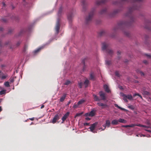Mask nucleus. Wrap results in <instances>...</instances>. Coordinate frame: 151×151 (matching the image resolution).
<instances>
[{
	"label": "nucleus",
	"instance_id": "obj_1",
	"mask_svg": "<svg viewBox=\"0 0 151 151\" xmlns=\"http://www.w3.org/2000/svg\"><path fill=\"white\" fill-rule=\"evenodd\" d=\"M142 0H122V2H120L119 1H116L114 2L113 4L118 5L121 4L123 2H129L131 3H134L133 6L130 7L128 9V11L125 16L129 17L130 19V22H126L125 21H121L118 24V28L122 30L123 28H125L129 26L130 23L134 22L135 18L134 16L132 14V12L133 11L139 9V6H137L136 4L137 3H139L142 1Z\"/></svg>",
	"mask_w": 151,
	"mask_h": 151
},
{
	"label": "nucleus",
	"instance_id": "obj_2",
	"mask_svg": "<svg viewBox=\"0 0 151 151\" xmlns=\"http://www.w3.org/2000/svg\"><path fill=\"white\" fill-rule=\"evenodd\" d=\"M109 44L107 42H104L102 43V49L105 50L107 54L110 56H111L113 54V51L111 49L109 48Z\"/></svg>",
	"mask_w": 151,
	"mask_h": 151
},
{
	"label": "nucleus",
	"instance_id": "obj_3",
	"mask_svg": "<svg viewBox=\"0 0 151 151\" xmlns=\"http://www.w3.org/2000/svg\"><path fill=\"white\" fill-rule=\"evenodd\" d=\"M99 95L101 97V98L98 97L95 94L93 95V97L94 100L95 101H99L101 100H106V96L105 93L102 91H100L99 93Z\"/></svg>",
	"mask_w": 151,
	"mask_h": 151
},
{
	"label": "nucleus",
	"instance_id": "obj_4",
	"mask_svg": "<svg viewBox=\"0 0 151 151\" xmlns=\"http://www.w3.org/2000/svg\"><path fill=\"white\" fill-rule=\"evenodd\" d=\"M94 14V11H92L89 12L88 16L86 18V23L87 24L90 22L92 20L93 16Z\"/></svg>",
	"mask_w": 151,
	"mask_h": 151
},
{
	"label": "nucleus",
	"instance_id": "obj_5",
	"mask_svg": "<svg viewBox=\"0 0 151 151\" xmlns=\"http://www.w3.org/2000/svg\"><path fill=\"white\" fill-rule=\"evenodd\" d=\"M122 96L123 97V99L126 102H127L128 101L127 99H128L129 100H132V96L131 95H125L123 94L122 95Z\"/></svg>",
	"mask_w": 151,
	"mask_h": 151
},
{
	"label": "nucleus",
	"instance_id": "obj_6",
	"mask_svg": "<svg viewBox=\"0 0 151 151\" xmlns=\"http://www.w3.org/2000/svg\"><path fill=\"white\" fill-rule=\"evenodd\" d=\"M60 25L59 20L58 19L57 22H56L55 27V30L56 33L57 35L59 33V30L60 29Z\"/></svg>",
	"mask_w": 151,
	"mask_h": 151
},
{
	"label": "nucleus",
	"instance_id": "obj_7",
	"mask_svg": "<svg viewBox=\"0 0 151 151\" xmlns=\"http://www.w3.org/2000/svg\"><path fill=\"white\" fill-rule=\"evenodd\" d=\"M97 124H98V123L95 122L91 125V127H89V129H90L91 132L93 133L95 132H94L93 130L95 129V127L97 125Z\"/></svg>",
	"mask_w": 151,
	"mask_h": 151
},
{
	"label": "nucleus",
	"instance_id": "obj_8",
	"mask_svg": "<svg viewBox=\"0 0 151 151\" xmlns=\"http://www.w3.org/2000/svg\"><path fill=\"white\" fill-rule=\"evenodd\" d=\"M59 119V115L58 114H56L55 115L54 118H53L52 120V123L53 124H55L56 123V121H58Z\"/></svg>",
	"mask_w": 151,
	"mask_h": 151
},
{
	"label": "nucleus",
	"instance_id": "obj_9",
	"mask_svg": "<svg viewBox=\"0 0 151 151\" xmlns=\"http://www.w3.org/2000/svg\"><path fill=\"white\" fill-rule=\"evenodd\" d=\"M69 114L70 113L68 112L66 114H65L64 115H63V116L62 118V123H63L64 121H65V119H66L68 118V116L69 115Z\"/></svg>",
	"mask_w": 151,
	"mask_h": 151
},
{
	"label": "nucleus",
	"instance_id": "obj_10",
	"mask_svg": "<svg viewBox=\"0 0 151 151\" xmlns=\"http://www.w3.org/2000/svg\"><path fill=\"white\" fill-rule=\"evenodd\" d=\"M107 0H98L96 2V4L98 5H100L105 3Z\"/></svg>",
	"mask_w": 151,
	"mask_h": 151
},
{
	"label": "nucleus",
	"instance_id": "obj_11",
	"mask_svg": "<svg viewBox=\"0 0 151 151\" xmlns=\"http://www.w3.org/2000/svg\"><path fill=\"white\" fill-rule=\"evenodd\" d=\"M99 14L101 15L106 14H107V11H106V8L101 10L99 12Z\"/></svg>",
	"mask_w": 151,
	"mask_h": 151
},
{
	"label": "nucleus",
	"instance_id": "obj_12",
	"mask_svg": "<svg viewBox=\"0 0 151 151\" xmlns=\"http://www.w3.org/2000/svg\"><path fill=\"white\" fill-rule=\"evenodd\" d=\"M120 11V10L119 9H117L114 10V11L111 14V15H110V16L112 17L114 16L117 14L119 13Z\"/></svg>",
	"mask_w": 151,
	"mask_h": 151
},
{
	"label": "nucleus",
	"instance_id": "obj_13",
	"mask_svg": "<svg viewBox=\"0 0 151 151\" xmlns=\"http://www.w3.org/2000/svg\"><path fill=\"white\" fill-rule=\"evenodd\" d=\"M145 23L146 24V25L145 26V27L147 29H150L149 26L151 24V22L149 20H147L145 21Z\"/></svg>",
	"mask_w": 151,
	"mask_h": 151
},
{
	"label": "nucleus",
	"instance_id": "obj_14",
	"mask_svg": "<svg viewBox=\"0 0 151 151\" xmlns=\"http://www.w3.org/2000/svg\"><path fill=\"white\" fill-rule=\"evenodd\" d=\"M7 77V76L6 75H4L3 73L1 72V71L0 70V78L1 79H6Z\"/></svg>",
	"mask_w": 151,
	"mask_h": 151
},
{
	"label": "nucleus",
	"instance_id": "obj_15",
	"mask_svg": "<svg viewBox=\"0 0 151 151\" xmlns=\"http://www.w3.org/2000/svg\"><path fill=\"white\" fill-rule=\"evenodd\" d=\"M145 88H143L142 90V94L145 95L149 96L150 95V93L147 91H145Z\"/></svg>",
	"mask_w": 151,
	"mask_h": 151
},
{
	"label": "nucleus",
	"instance_id": "obj_16",
	"mask_svg": "<svg viewBox=\"0 0 151 151\" xmlns=\"http://www.w3.org/2000/svg\"><path fill=\"white\" fill-rule=\"evenodd\" d=\"M97 104L98 105V106H101V108L102 109H103L105 107H107V105L106 104H104L101 102H98L97 103Z\"/></svg>",
	"mask_w": 151,
	"mask_h": 151
},
{
	"label": "nucleus",
	"instance_id": "obj_17",
	"mask_svg": "<svg viewBox=\"0 0 151 151\" xmlns=\"http://www.w3.org/2000/svg\"><path fill=\"white\" fill-rule=\"evenodd\" d=\"M95 111L94 110H92L90 111V113H89V114H88V113H86V116H93L95 115Z\"/></svg>",
	"mask_w": 151,
	"mask_h": 151
},
{
	"label": "nucleus",
	"instance_id": "obj_18",
	"mask_svg": "<svg viewBox=\"0 0 151 151\" xmlns=\"http://www.w3.org/2000/svg\"><path fill=\"white\" fill-rule=\"evenodd\" d=\"M136 71L137 73L140 74L141 76H144L145 75V73L142 72V71L140 70L139 69L136 70Z\"/></svg>",
	"mask_w": 151,
	"mask_h": 151
},
{
	"label": "nucleus",
	"instance_id": "obj_19",
	"mask_svg": "<svg viewBox=\"0 0 151 151\" xmlns=\"http://www.w3.org/2000/svg\"><path fill=\"white\" fill-rule=\"evenodd\" d=\"M104 90L106 92L109 93L110 92V90L109 89L108 86L106 85H104Z\"/></svg>",
	"mask_w": 151,
	"mask_h": 151
},
{
	"label": "nucleus",
	"instance_id": "obj_20",
	"mask_svg": "<svg viewBox=\"0 0 151 151\" xmlns=\"http://www.w3.org/2000/svg\"><path fill=\"white\" fill-rule=\"evenodd\" d=\"M66 94L65 93L63 94V96H62L60 99V102H63L65 100L66 96Z\"/></svg>",
	"mask_w": 151,
	"mask_h": 151
},
{
	"label": "nucleus",
	"instance_id": "obj_21",
	"mask_svg": "<svg viewBox=\"0 0 151 151\" xmlns=\"http://www.w3.org/2000/svg\"><path fill=\"white\" fill-rule=\"evenodd\" d=\"M88 60V58L87 57L85 58H84L83 59V60H82V63H83V65H84V68H83V69H84L85 67V62L86 61H87Z\"/></svg>",
	"mask_w": 151,
	"mask_h": 151
},
{
	"label": "nucleus",
	"instance_id": "obj_22",
	"mask_svg": "<svg viewBox=\"0 0 151 151\" xmlns=\"http://www.w3.org/2000/svg\"><path fill=\"white\" fill-rule=\"evenodd\" d=\"M86 102V100L84 99H82L81 100L78 101L77 104H78V105H81V104L84 102Z\"/></svg>",
	"mask_w": 151,
	"mask_h": 151
},
{
	"label": "nucleus",
	"instance_id": "obj_23",
	"mask_svg": "<svg viewBox=\"0 0 151 151\" xmlns=\"http://www.w3.org/2000/svg\"><path fill=\"white\" fill-rule=\"evenodd\" d=\"M137 126L139 127H143L144 128H149L151 129V127L150 126H147L146 125H143L142 124H137Z\"/></svg>",
	"mask_w": 151,
	"mask_h": 151
},
{
	"label": "nucleus",
	"instance_id": "obj_24",
	"mask_svg": "<svg viewBox=\"0 0 151 151\" xmlns=\"http://www.w3.org/2000/svg\"><path fill=\"white\" fill-rule=\"evenodd\" d=\"M114 106H115V107H117L119 109H120L122 111H127V110L125 109H124V108H122V107H121L119 106H118V104H114Z\"/></svg>",
	"mask_w": 151,
	"mask_h": 151
},
{
	"label": "nucleus",
	"instance_id": "obj_25",
	"mask_svg": "<svg viewBox=\"0 0 151 151\" xmlns=\"http://www.w3.org/2000/svg\"><path fill=\"white\" fill-rule=\"evenodd\" d=\"M118 121L116 119L114 120L111 122V124L113 125H116L118 124Z\"/></svg>",
	"mask_w": 151,
	"mask_h": 151
},
{
	"label": "nucleus",
	"instance_id": "obj_26",
	"mask_svg": "<svg viewBox=\"0 0 151 151\" xmlns=\"http://www.w3.org/2000/svg\"><path fill=\"white\" fill-rule=\"evenodd\" d=\"M105 124L107 126V127H109L110 126V121L108 120H106V124Z\"/></svg>",
	"mask_w": 151,
	"mask_h": 151
},
{
	"label": "nucleus",
	"instance_id": "obj_27",
	"mask_svg": "<svg viewBox=\"0 0 151 151\" xmlns=\"http://www.w3.org/2000/svg\"><path fill=\"white\" fill-rule=\"evenodd\" d=\"M118 122L121 123H126L127 121L124 119L120 118L118 120Z\"/></svg>",
	"mask_w": 151,
	"mask_h": 151
},
{
	"label": "nucleus",
	"instance_id": "obj_28",
	"mask_svg": "<svg viewBox=\"0 0 151 151\" xmlns=\"http://www.w3.org/2000/svg\"><path fill=\"white\" fill-rule=\"evenodd\" d=\"M81 4L82 6H83V8H84L85 6H86V0H82L81 1Z\"/></svg>",
	"mask_w": 151,
	"mask_h": 151
},
{
	"label": "nucleus",
	"instance_id": "obj_29",
	"mask_svg": "<svg viewBox=\"0 0 151 151\" xmlns=\"http://www.w3.org/2000/svg\"><path fill=\"white\" fill-rule=\"evenodd\" d=\"M73 14H69L68 16V19L69 21H71V20Z\"/></svg>",
	"mask_w": 151,
	"mask_h": 151
},
{
	"label": "nucleus",
	"instance_id": "obj_30",
	"mask_svg": "<svg viewBox=\"0 0 151 151\" xmlns=\"http://www.w3.org/2000/svg\"><path fill=\"white\" fill-rule=\"evenodd\" d=\"M89 81L87 79H86L85 80V81H84V84L85 85V87L86 88L88 86V84H89Z\"/></svg>",
	"mask_w": 151,
	"mask_h": 151
},
{
	"label": "nucleus",
	"instance_id": "obj_31",
	"mask_svg": "<svg viewBox=\"0 0 151 151\" xmlns=\"http://www.w3.org/2000/svg\"><path fill=\"white\" fill-rule=\"evenodd\" d=\"M4 85H5V86L7 87L10 86L9 82V81H6V82H5L4 83Z\"/></svg>",
	"mask_w": 151,
	"mask_h": 151
},
{
	"label": "nucleus",
	"instance_id": "obj_32",
	"mask_svg": "<svg viewBox=\"0 0 151 151\" xmlns=\"http://www.w3.org/2000/svg\"><path fill=\"white\" fill-rule=\"evenodd\" d=\"M42 49V47H40L37 50H35V51H34L35 53H36L39 52L41 50V49Z\"/></svg>",
	"mask_w": 151,
	"mask_h": 151
},
{
	"label": "nucleus",
	"instance_id": "obj_33",
	"mask_svg": "<svg viewBox=\"0 0 151 151\" xmlns=\"http://www.w3.org/2000/svg\"><path fill=\"white\" fill-rule=\"evenodd\" d=\"M71 83V81L69 80H67L65 83L64 84L65 85H68L70 84Z\"/></svg>",
	"mask_w": 151,
	"mask_h": 151
},
{
	"label": "nucleus",
	"instance_id": "obj_34",
	"mask_svg": "<svg viewBox=\"0 0 151 151\" xmlns=\"http://www.w3.org/2000/svg\"><path fill=\"white\" fill-rule=\"evenodd\" d=\"M6 92V90H4L1 91H0V95H2L3 94H5Z\"/></svg>",
	"mask_w": 151,
	"mask_h": 151
},
{
	"label": "nucleus",
	"instance_id": "obj_35",
	"mask_svg": "<svg viewBox=\"0 0 151 151\" xmlns=\"http://www.w3.org/2000/svg\"><path fill=\"white\" fill-rule=\"evenodd\" d=\"M139 96V97H140L141 99H142V96H141L139 94V93H135V94H134V95H133V96Z\"/></svg>",
	"mask_w": 151,
	"mask_h": 151
},
{
	"label": "nucleus",
	"instance_id": "obj_36",
	"mask_svg": "<svg viewBox=\"0 0 151 151\" xmlns=\"http://www.w3.org/2000/svg\"><path fill=\"white\" fill-rule=\"evenodd\" d=\"M79 104H74V106H73V108H77L78 107V106Z\"/></svg>",
	"mask_w": 151,
	"mask_h": 151
},
{
	"label": "nucleus",
	"instance_id": "obj_37",
	"mask_svg": "<svg viewBox=\"0 0 151 151\" xmlns=\"http://www.w3.org/2000/svg\"><path fill=\"white\" fill-rule=\"evenodd\" d=\"M105 32L104 31H101L100 32V35L101 36H103L104 35Z\"/></svg>",
	"mask_w": 151,
	"mask_h": 151
},
{
	"label": "nucleus",
	"instance_id": "obj_38",
	"mask_svg": "<svg viewBox=\"0 0 151 151\" xmlns=\"http://www.w3.org/2000/svg\"><path fill=\"white\" fill-rule=\"evenodd\" d=\"M124 34L127 35V36L129 37V33L128 32L124 31Z\"/></svg>",
	"mask_w": 151,
	"mask_h": 151
},
{
	"label": "nucleus",
	"instance_id": "obj_39",
	"mask_svg": "<svg viewBox=\"0 0 151 151\" xmlns=\"http://www.w3.org/2000/svg\"><path fill=\"white\" fill-rule=\"evenodd\" d=\"M90 78L91 80H93L94 79V76L93 74L91 73L90 74Z\"/></svg>",
	"mask_w": 151,
	"mask_h": 151
},
{
	"label": "nucleus",
	"instance_id": "obj_40",
	"mask_svg": "<svg viewBox=\"0 0 151 151\" xmlns=\"http://www.w3.org/2000/svg\"><path fill=\"white\" fill-rule=\"evenodd\" d=\"M103 127H104V128L102 129V128H100L99 129L100 130L101 129V130H104L105 129V128H106V126L105 124H104V125H103Z\"/></svg>",
	"mask_w": 151,
	"mask_h": 151
},
{
	"label": "nucleus",
	"instance_id": "obj_41",
	"mask_svg": "<svg viewBox=\"0 0 151 151\" xmlns=\"http://www.w3.org/2000/svg\"><path fill=\"white\" fill-rule=\"evenodd\" d=\"M111 63V61L106 60V63L107 65H110Z\"/></svg>",
	"mask_w": 151,
	"mask_h": 151
},
{
	"label": "nucleus",
	"instance_id": "obj_42",
	"mask_svg": "<svg viewBox=\"0 0 151 151\" xmlns=\"http://www.w3.org/2000/svg\"><path fill=\"white\" fill-rule=\"evenodd\" d=\"M115 74L116 76L119 77V73L118 71H116V72H115Z\"/></svg>",
	"mask_w": 151,
	"mask_h": 151
},
{
	"label": "nucleus",
	"instance_id": "obj_43",
	"mask_svg": "<svg viewBox=\"0 0 151 151\" xmlns=\"http://www.w3.org/2000/svg\"><path fill=\"white\" fill-rule=\"evenodd\" d=\"M62 7H61L60 8H59V10L58 12V13L59 14H60L62 12Z\"/></svg>",
	"mask_w": 151,
	"mask_h": 151
},
{
	"label": "nucleus",
	"instance_id": "obj_44",
	"mask_svg": "<svg viewBox=\"0 0 151 151\" xmlns=\"http://www.w3.org/2000/svg\"><path fill=\"white\" fill-rule=\"evenodd\" d=\"M129 125V127H133L135 126H137V124H131L130 125Z\"/></svg>",
	"mask_w": 151,
	"mask_h": 151
},
{
	"label": "nucleus",
	"instance_id": "obj_45",
	"mask_svg": "<svg viewBox=\"0 0 151 151\" xmlns=\"http://www.w3.org/2000/svg\"><path fill=\"white\" fill-rule=\"evenodd\" d=\"M120 54H121V52L120 51H118L117 55H118V56L117 57V58H118V59H119L120 58V57L119 56L120 55Z\"/></svg>",
	"mask_w": 151,
	"mask_h": 151
},
{
	"label": "nucleus",
	"instance_id": "obj_46",
	"mask_svg": "<svg viewBox=\"0 0 151 151\" xmlns=\"http://www.w3.org/2000/svg\"><path fill=\"white\" fill-rule=\"evenodd\" d=\"M83 84L82 83H78V86L80 88H81L82 87V85Z\"/></svg>",
	"mask_w": 151,
	"mask_h": 151
},
{
	"label": "nucleus",
	"instance_id": "obj_47",
	"mask_svg": "<svg viewBox=\"0 0 151 151\" xmlns=\"http://www.w3.org/2000/svg\"><path fill=\"white\" fill-rule=\"evenodd\" d=\"M82 114V113H77L76 114V116H80Z\"/></svg>",
	"mask_w": 151,
	"mask_h": 151
},
{
	"label": "nucleus",
	"instance_id": "obj_48",
	"mask_svg": "<svg viewBox=\"0 0 151 151\" xmlns=\"http://www.w3.org/2000/svg\"><path fill=\"white\" fill-rule=\"evenodd\" d=\"M128 108L131 109H134V108H133V106L132 105H130L129 106H128Z\"/></svg>",
	"mask_w": 151,
	"mask_h": 151
},
{
	"label": "nucleus",
	"instance_id": "obj_49",
	"mask_svg": "<svg viewBox=\"0 0 151 151\" xmlns=\"http://www.w3.org/2000/svg\"><path fill=\"white\" fill-rule=\"evenodd\" d=\"M146 124L148 125H151V124L150 123L149 121L147 120L146 121Z\"/></svg>",
	"mask_w": 151,
	"mask_h": 151
},
{
	"label": "nucleus",
	"instance_id": "obj_50",
	"mask_svg": "<svg viewBox=\"0 0 151 151\" xmlns=\"http://www.w3.org/2000/svg\"><path fill=\"white\" fill-rule=\"evenodd\" d=\"M9 81L11 83H13L14 81V79L13 78H11L10 79H9Z\"/></svg>",
	"mask_w": 151,
	"mask_h": 151
},
{
	"label": "nucleus",
	"instance_id": "obj_51",
	"mask_svg": "<svg viewBox=\"0 0 151 151\" xmlns=\"http://www.w3.org/2000/svg\"><path fill=\"white\" fill-rule=\"evenodd\" d=\"M1 20L3 22H6L7 21V19L6 18H3Z\"/></svg>",
	"mask_w": 151,
	"mask_h": 151
},
{
	"label": "nucleus",
	"instance_id": "obj_52",
	"mask_svg": "<svg viewBox=\"0 0 151 151\" xmlns=\"http://www.w3.org/2000/svg\"><path fill=\"white\" fill-rule=\"evenodd\" d=\"M143 63L145 64L146 65L148 64V62L146 60H144L143 61Z\"/></svg>",
	"mask_w": 151,
	"mask_h": 151
},
{
	"label": "nucleus",
	"instance_id": "obj_53",
	"mask_svg": "<svg viewBox=\"0 0 151 151\" xmlns=\"http://www.w3.org/2000/svg\"><path fill=\"white\" fill-rule=\"evenodd\" d=\"M71 101L70 100L68 101L67 104L66 106H68V105L71 103Z\"/></svg>",
	"mask_w": 151,
	"mask_h": 151
},
{
	"label": "nucleus",
	"instance_id": "obj_54",
	"mask_svg": "<svg viewBox=\"0 0 151 151\" xmlns=\"http://www.w3.org/2000/svg\"><path fill=\"white\" fill-rule=\"evenodd\" d=\"M122 127H125V128H127L128 127H129V125H123L122 126Z\"/></svg>",
	"mask_w": 151,
	"mask_h": 151
},
{
	"label": "nucleus",
	"instance_id": "obj_55",
	"mask_svg": "<svg viewBox=\"0 0 151 151\" xmlns=\"http://www.w3.org/2000/svg\"><path fill=\"white\" fill-rule=\"evenodd\" d=\"M89 124L88 123H84V125L85 126L89 125Z\"/></svg>",
	"mask_w": 151,
	"mask_h": 151
},
{
	"label": "nucleus",
	"instance_id": "obj_56",
	"mask_svg": "<svg viewBox=\"0 0 151 151\" xmlns=\"http://www.w3.org/2000/svg\"><path fill=\"white\" fill-rule=\"evenodd\" d=\"M20 42H17V47H18L20 44Z\"/></svg>",
	"mask_w": 151,
	"mask_h": 151
},
{
	"label": "nucleus",
	"instance_id": "obj_57",
	"mask_svg": "<svg viewBox=\"0 0 151 151\" xmlns=\"http://www.w3.org/2000/svg\"><path fill=\"white\" fill-rule=\"evenodd\" d=\"M13 31V29H11L9 30V33H10L12 32Z\"/></svg>",
	"mask_w": 151,
	"mask_h": 151
},
{
	"label": "nucleus",
	"instance_id": "obj_58",
	"mask_svg": "<svg viewBox=\"0 0 151 151\" xmlns=\"http://www.w3.org/2000/svg\"><path fill=\"white\" fill-rule=\"evenodd\" d=\"M29 119L31 121H33L34 120V118H30Z\"/></svg>",
	"mask_w": 151,
	"mask_h": 151
},
{
	"label": "nucleus",
	"instance_id": "obj_59",
	"mask_svg": "<svg viewBox=\"0 0 151 151\" xmlns=\"http://www.w3.org/2000/svg\"><path fill=\"white\" fill-rule=\"evenodd\" d=\"M145 130L146 131H147L148 132H151V131L150 130L145 129Z\"/></svg>",
	"mask_w": 151,
	"mask_h": 151
},
{
	"label": "nucleus",
	"instance_id": "obj_60",
	"mask_svg": "<svg viewBox=\"0 0 151 151\" xmlns=\"http://www.w3.org/2000/svg\"><path fill=\"white\" fill-rule=\"evenodd\" d=\"M86 119L87 120H90V118L88 117H86Z\"/></svg>",
	"mask_w": 151,
	"mask_h": 151
},
{
	"label": "nucleus",
	"instance_id": "obj_61",
	"mask_svg": "<svg viewBox=\"0 0 151 151\" xmlns=\"http://www.w3.org/2000/svg\"><path fill=\"white\" fill-rule=\"evenodd\" d=\"M2 4H3V6H5L6 5V4H5V3L4 2H3V3H2Z\"/></svg>",
	"mask_w": 151,
	"mask_h": 151
},
{
	"label": "nucleus",
	"instance_id": "obj_62",
	"mask_svg": "<svg viewBox=\"0 0 151 151\" xmlns=\"http://www.w3.org/2000/svg\"><path fill=\"white\" fill-rule=\"evenodd\" d=\"M3 28L0 27V31H2L3 30Z\"/></svg>",
	"mask_w": 151,
	"mask_h": 151
},
{
	"label": "nucleus",
	"instance_id": "obj_63",
	"mask_svg": "<svg viewBox=\"0 0 151 151\" xmlns=\"http://www.w3.org/2000/svg\"><path fill=\"white\" fill-rule=\"evenodd\" d=\"M146 56L150 58L151 57V55H146Z\"/></svg>",
	"mask_w": 151,
	"mask_h": 151
},
{
	"label": "nucleus",
	"instance_id": "obj_64",
	"mask_svg": "<svg viewBox=\"0 0 151 151\" xmlns=\"http://www.w3.org/2000/svg\"><path fill=\"white\" fill-rule=\"evenodd\" d=\"M44 105H42L41 106V108L42 109V108H44Z\"/></svg>",
	"mask_w": 151,
	"mask_h": 151
}]
</instances>
